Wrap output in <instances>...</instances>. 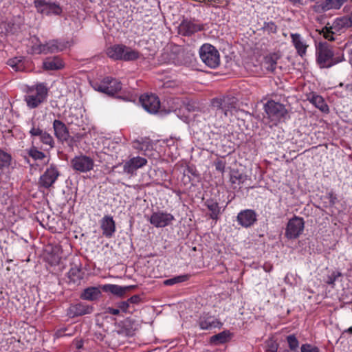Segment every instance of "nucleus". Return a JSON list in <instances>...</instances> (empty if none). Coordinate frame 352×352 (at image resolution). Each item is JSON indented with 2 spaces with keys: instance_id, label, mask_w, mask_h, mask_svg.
<instances>
[{
  "instance_id": "1",
  "label": "nucleus",
  "mask_w": 352,
  "mask_h": 352,
  "mask_svg": "<svg viewBox=\"0 0 352 352\" xmlns=\"http://www.w3.org/2000/svg\"><path fill=\"white\" fill-rule=\"evenodd\" d=\"M316 56L320 68H330L344 60L343 52H335L327 42H320L316 45Z\"/></svg>"
},
{
  "instance_id": "2",
  "label": "nucleus",
  "mask_w": 352,
  "mask_h": 352,
  "mask_svg": "<svg viewBox=\"0 0 352 352\" xmlns=\"http://www.w3.org/2000/svg\"><path fill=\"white\" fill-rule=\"evenodd\" d=\"M24 101L29 109H36L47 100L49 89L45 82L25 85Z\"/></svg>"
},
{
  "instance_id": "3",
  "label": "nucleus",
  "mask_w": 352,
  "mask_h": 352,
  "mask_svg": "<svg viewBox=\"0 0 352 352\" xmlns=\"http://www.w3.org/2000/svg\"><path fill=\"white\" fill-rule=\"evenodd\" d=\"M108 57L115 60L133 61L140 57V53L130 47L116 44L107 49Z\"/></svg>"
},
{
  "instance_id": "4",
  "label": "nucleus",
  "mask_w": 352,
  "mask_h": 352,
  "mask_svg": "<svg viewBox=\"0 0 352 352\" xmlns=\"http://www.w3.org/2000/svg\"><path fill=\"white\" fill-rule=\"evenodd\" d=\"M199 52L201 60L208 67L214 69L219 65L220 55L214 46L205 43L199 48Z\"/></svg>"
},
{
  "instance_id": "5",
  "label": "nucleus",
  "mask_w": 352,
  "mask_h": 352,
  "mask_svg": "<svg viewBox=\"0 0 352 352\" xmlns=\"http://www.w3.org/2000/svg\"><path fill=\"white\" fill-rule=\"evenodd\" d=\"M37 12L46 16H59L63 12L62 7L56 2L47 0H34Z\"/></svg>"
},
{
  "instance_id": "6",
  "label": "nucleus",
  "mask_w": 352,
  "mask_h": 352,
  "mask_svg": "<svg viewBox=\"0 0 352 352\" xmlns=\"http://www.w3.org/2000/svg\"><path fill=\"white\" fill-rule=\"evenodd\" d=\"M264 109L268 118L272 120L280 121L285 118L287 114V110L285 105L274 100L267 101L264 105Z\"/></svg>"
},
{
  "instance_id": "7",
  "label": "nucleus",
  "mask_w": 352,
  "mask_h": 352,
  "mask_svg": "<svg viewBox=\"0 0 352 352\" xmlns=\"http://www.w3.org/2000/svg\"><path fill=\"white\" fill-rule=\"evenodd\" d=\"M68 43L61 40H51L45 44L35 45L33 49L38 54H52L62 52L67 47Z\"/></svg>"
},
{
  "instance_id": "8",
  "label": "nucleus",
  "mask_w": 352,
  "mask_h": 352,
  "mask_svg": "<svg viewBox=\"0 0 352 352\" xmlns=\"http://www.w3.org/2000/svg\"><path fill=\"white\" fill-rule=\"evenodd\" d=\"M212 109H216L223 113L225 116L228 115L232 109L236 107V99L234 97L223 96L222 98H215L211 102Z\"/></svg>"
},
{
  "instance_id": "9",
  "label": "nucleus",
  "mask_w": 352,
  "mask_h": 352,
  "mask_svg": "<svg viewBox=\"0 0 352 352\" xmlns=\"http://www.w3.org/2000/svg\"><path fill=\"white\" fill-rule=\"evenodd\" d=\"M71 166L76 171L87 173L94 169V161L89 156L80 155L71 160Z\"/></svg>"
},
{
  "instance_id": "10",
  "label": "nucleus",
  "mask_w": 352,
  "mask_h": 352,
  "mask_svg": "<svg viewBox=\"0 0 352 352\" xmlns=\"http://www.w3.org/2000/svg\"><path fill=\"white\" fill-rule=\"evenodd\" d=\"M305 227V221L302 217L294 216L287 223L285 236L292 239L298 237L302 232Z\"/></svg>"
},
{
  "instance_id": "11",
  "label": "nucleus",
  "mask_w": 352,
  "mask_h": 352,
  "mask_svg": "<svg viewBox=\"0 0 352 352\" xmlns=\"http://www.w3.org/2000/svg\"><path fill=\"white\" fill-rule=\"evenodd\" d=\"M60 173L57 167L51 164L41 175L38 184L41 187L48 189L54 185Z\"/></svg>"
},
{
  "instance_id": "12",
  "label": "nucleus",
  "mask_w": 352,
  "mask_h": 352,
  "mask_svg": "<svg viewBox=\"0 0 352 352\" xmlns=\"http://www.w3.org/2000/svg\"><path fill=\"white\" fill-rule=\"evenodd\" d=\"M150 223L155 228H164L175 220L173 214L164 211L153 212L148 218Z\"/></svg>"
},
{
  "instance_id": "13",
  "label": "nucleus",
  "mask_w": 352,
  "mask_h": 352,
  "mask_svg": "<svg viewBox=\"0 0 352 352\" xmlns=\"http://www.w3.org/2000/svg\"><path fill=\"white\" fill-rule=\"evenodd\" d=\"M140 102L143 108L150 113H156L160 107L159 98L155 94H146L140 96Z\"/></svg>"
},
{
  "instance_id": "14",
  "label": "nucleus",
  "mask_w": 352,
  "mask_h": 352,
  "mask_svg": "<svg viewBox=\"0 0 352 352\" xmlns=\"http://www.w3.org/2000/svg\"><path fill=\"white\" fill-rule=\"evenodd\" d=\"M122 89L120 81L111 77H106L98 87V91L113 96Z\"/></svg>"
},
{
  "instance_id": "15",
  "label": "nucleus",
  "mask_w": 352,
  "mask_h": 352,
  "mask_svg": "<svg viewBox=\"0 0 352 352\" xmlns=\"http://www.w3.org/2000/svg\"><path fill=\"white\" fill-rule=\"evenodd\" d=\"M30 134L31 137H39L41 142L49 146L50 149L54 147L55 142L53 137L46 131H44L36 126L34 122L32 124V128L30 130Z\"/></svg>"
},
{
  "instance_id": "16",
  "label": "nucleus",
  "mask_w": 352,
  "mask_h": 352,
  "mask_svg": "<svg viewBox=\"0 0 352 352\" xmlns=\"http://www.w3.org/2000/svg\"><path fill=\"white\" fill-rule=\"evenodd\" d=\"M147 164V160L140 156L133 157L127 160L123 165V172L127 175H134L138 169Z\"/></svg>"
},
{
  "instance_id": "17",
  "label": "nucleus",
  "mask_w": 352,
  "mask_h": 352,
  "mask_svg": "<svg viewBox=\"0 0 352 352\" xmlns=\"http://www.w3.org/2000/svg\"><path fill=\"white\" fill-rule=\"evenodd\" d=\"M204 27L201 24L188 19H184L178 27L179 34L182 36H191L192 34L201 31Z\"/></svg>"
},
{
  "instance_id": "18",
  "label": "nucleus",
  "mask_w": 352,
  "mask_h": 352,
  "mask_svg": "<svg viewBox=\"0 0 352 352\" xmlns=\"http://www.w3.org/2000/svg\"><path fill=\"white\" fill-rule=\"evenodd\" d=\"M93 307L85 303H76L71 305L67 309V315L70 318H74L82 315L89 314L92 313Z\"/></svg>"
},
{
  "instance_id": "19",
  "label": "nucleus",
  "mask_w": 352,
  "mask_h": 352,
  "mask_svg": "<svg viewBox=\"0 0 352 352\" xmlns=\"http://www.w3.org/2000/svg\"><path fill=\"white\" fill-rule=\"evenodd\" d=\"M290 36L297 54L301 57L305 56L309 47L306 39L298 33H292Z\"/></svg>"
},
{
  "instance_id": "20",
  "label": "nucleus",
  "mask_w": 352,
  "mask_h": 352,
  "mask_svg": "<svg viewBox=\"0 0 352 352\" xmlns=\"http://www.w3.org/2000/svg\"><path fill=\"white\" fill-rule=\"evenodd\" d=\"M102 234L107 238H111L116 232V223L111 216L105 215L100 220Z\"/></svg>"
},
{
  "instance_id": "21",
  "label": "nucleus",
  "mask_w": 352,
  "mask_h": 352,
  "mask_svg": "<svg viewBox=\"0 0 352 352\" xmlns=\"http://www.w3.org/2000/svg\"><path fill=\"white\" fill-rule=\"evenodd\" d=\"M237 221L241 226L248 228L256 221V214L252 210H245L238 214Z\"/></svg>"
},
{
  "instance_id": "22",
  "label": "nucleus",
  "mask_w": 352,
  "mask_h": 352,
  "mask_svg": "<svg viewBox=\"0 0 352 352\" xmlns=\"http://www.w3.org/2000/svg\"><path fill=\"white\" fill-rule=\"evenodd\" d=\"M54 133L56 138L61 141H66L69 137V133L66 125L59 120L53 122Z\"/></svg>"
},
{
  "instance_id": "23",
  "label": "nucleus",
  "mask_w": 352,
  "mask_h": 352,
  "mask_svg": "<svg viewBox=\"0 0 352 352\" xmlns=\"http://www.w3.org/2000/svg\"><path fill=\"white\" fill-rule=\"evenodd\" d=\"M352 26V15L350 16H341L336 19L330 27L335 32H342Z\"/></svg>"
},
{
  "instance_id": "24",
  "label": "nucleus",
  "mask_w": 352,
  "mask_h": 352,
  "mask_svg": "<svg viewBox=\"0 0 352 352\" xmlns=\"http://www.w3.org/2000/svg\"><path fill=\"white\" fill-rule=\"evenodd\" d=\"M221 322H219L214 316L208 314H204L199 318V325L201 329H211L213 328L220 327Z\"/></svg>"
},
{
  "instance_id": "25",
  "label": "nucleus",
  "mask_w": 352,
  "mask_h": 352,
  "mask_svg": "<svg viewBox=\"0 0 352 352\" xmlns=\"http://www.w3.org/2000/svg\"><path fill=\"white\" fill-rule=\"evenodd\" d=\"M43 68L45 70H59L64 67V63L59 57L54 56L46 58L43 63Z\"/></svg>"
},
{
  "instance_id": "26",
  "label": "nucleus",
  "mask_w": 352,
  "mask_h": 352,
  "mask_svg": "<svg viewBox=\"0 0 352 352\" xmlns=\"http://www.w3.org/2000/svg\"><path fill=\"white\" fill-rule=\"evenodd\" d=\"M134 286L122 287L118 285L106 284L102 285V289L105 292H110L118 296H122L127 291Z\"/></svg>"
},
{
  "instance_id": "27",
  "label": "nucleus",
  "mask_w": 352,
  "mask_h": 352,
  "mask_svg": "<svg viewBox=\"0 0 352 352\" xmlns=\"http://www.w3.org/2000/svg\"><path fill=\"white\" fill-rule=\"evenodd\" d=\"M101 296V292L99 288L96 287H90L83 290L80 295V298L87 300H96Z\"/></svg>"
},
{
  "instance_id": "28",
  "label": "nucleus",
  "mask_w": 352,
  "mask_h": 352,
  "mask_svg": "<svg viewBox=\"0 0 352 352\" xmlns=\"http://www.w3.org/2000/svg\"><path fill=\"white\" fill-rule=\"evenodd\" d=\"M307 99L312 104L319 109L321 111L325 113L329 111V107L321 96L312 94Z\"/></svg>"
},
{
  "instance_id": "29",
  "label": "nucleus",
  "mask_w": 352,
  "mask_h": 352,
  "mask_svg": "<svg viewBox=\"0 0 352 352\" xmlns=\"http://www.w3.org/2000/svg\"><path fill=\"white\" fill-rule=\"evenodd\" d=\"M278 59V56L276 54H270L268 56H266L265 57V59L263 61L264 67L267 71H269L272 73L274 72V71L276 68Z\"/></svg>"
},
{
  "instance_id": "30",
  "label": "nucleus",
  "mask_w": 352,
  "mask_h": 352,
  "mask_svg": "<svg viewBox=\"0 0 352 352\" xmlns=\"http://www.w3.org/2000/svg\"><path fill=\"white\" fill-rule=\"evenodd\" d=\"M205 205L210 211V218L214 220H217L220 214V207L218 203L212 199H207L205 201Z\"/></svg>"
},
{
  "instance_id": "31",
  "label": "nucleus",
  "mask_w": 352,
  "mask_h": 352,
  "mask_svg": "<svg viewBox=\"0 0 352 352\" xmlns=\"http://www.w3.org/2000/svg\"><path fill=\"white\" fill-rule=\"evenodd\" d=\"M229 331H224L210 337V342L215 345L224 344L230 340Z\"/></svg>"
},
{
  "instance_id": "32",
  "label": "nucleus",
  "mask_w": 352,
  "mask_h": 352,
  "mask_svg": "<svg viewBox=\"0 0 352 352\" xmlns=\"http://www.w3.org/2000/svg\"><path fill=\"white\" fill-rule=\"evenodd\" d=\"M190 278L188 274H182L174 276L173 278L166 279L164 281V285L167 286H171L173 285L179 284L187 281Z\"/></svg>"
},
{
  "instance_id": "33",
  "label": "nucleus",
  "mask_w": 352,
  "mask_h": 352,
  "mask_svg": "<svg viewBox=\"0 0 352 352\" xmlns=\"http://www.w3.org/2000/svg\"><path fill=\"white\" fill-rule=\"evenodd\" d=\"M26 151L28 155L34 160H42L46 157L43 152L39 151L38 148L34 145L27 149Z\"/></svg>"
},
{
  "instance_id": "34",
  "label": "nucleus",
  "mask_w": 352,
  "mask_h": 352,
  "mask_svg": "<svg viewBox=\"0 0 352 352\" xmlns=\"http://www.w3.org/2000/svg\"><path fill=\"white\" fill-rule=\"evenodd\" d=\"M312 10L317 13H323L329 10L327 0H318L312 6Z\"/></svg>"
},
{
  "instance_id": "35",
  "label": "nucleus",
  "mask_w": 352,
  "mask_h": 352,
  "mask_svg": "<svg viewBox=\"0 0 352 352\" xmlns=\"http://www.w3.org/2000/svg\"><path fill=\"white\" fill-rule=\"evenodd\" d=\"M11 160L12 157L9 153L0 150V170H4L8 168L10 165Z\"/></svg>"
},
{
  "instance_id": "36",
  "label": "nucleus",
  "mask_w": 352,
  "mask_h": 352,
  "mask_svg": "<svg viewBox=\"0 0 352 352\" xmlns=\"http://www.w3.org/2000/svg\"><path fill=\"white\" fill-rule=\"evenodd\" d=\"M75 329L72 328L71 326L60 327L58 329L56 333L55 336L56 338L63 337V336H72L75 333Z\"/></svg>"
},
{
  "instance_id": "37",
  "label": "nucleus",
  "mask_w": 352,
  "mask_h": 352,
  "mask_svg": "<svg viewBox=\"0 0 352 352\" xmlns=\"http://www.w3.org/2000/svg\"><path fill=\"white\" fill-rule=\"evenodd\" d=\"M289 349L293 352H297L299 347V342L295 335H289L286 338Z\"/></svg>"
},
{
  "instance_id": "38",
  "label": "nucleus",
  "mask_w": 352,
  "mask_h": 352,
  "mask_svg": "<svg viewBox=\"0 0 352 352\" xmlns=\"http://www.w3.org/2000/svg\"><path fill=\"white\" fill-rule=\"evenodd\" d=\"M277 25L273 21L264 22L261 30L267 34H276L277 32Z\"/></svg>"
},
{
  "instance_id": "39",
  "label": "nucleus",
  "mask_w": 352,
  "mask_h": 352,
  "mask_svg": "<svg viewBox=\"0 0 352 352\" xmlns=\"http://www.w3.org/2000/svg\"><path fill=\"white\" fill-rule=\"evenodd\" d=\"M69 278L73 281L76 282L82 278L80 270L77 267H72L68 272Z\"/></svg>"
},
{
  "instance_id": "40",
  "label": "nucleus",
  "mask_w": 352,
  "mask_h": 352,
  "mask_svg": "<svg viewBox=\"0 0 352 352\" xmlns=\"http://www.w3.org/2000/svg\"><path fill=\"white\" fill-rule=\"evenodd\" d=\"M246 179V175L239 173L238 172L232 174L230 177L231 182L232 184H237L238 185L244 183Z\"/></svg>"
},
{
  "instance_id": "41",
  "label": "nucleus",
  "mask_w": 352,
  "mask_h": 352,
  "mask_svg": "<svg viewBox=\"0 0 352 352\" xmlns=\"http://www.w3.org/2000/svg\"><path fill=\"white\" fill-rule=\"evenodd\" d=\"M348 0H327L329 10H338Z\"/></svg>"
},
{
  "instance_id": "42",
  "label": "nucleus",
  "mask_w": 352,
  "mask_h": 352,
  "mask_svg": "<svg viewBox=\"0 0 352 352\" xmlns=\"http://www.w3.org/2000/svg\"><path fill=\"white\" fill-rule=\"evenodd\" d=\"M300 352H320V349L313 344L305 343L300 346Z\"/></svg>"
},
{
  "instance_id": "43",
  "label": "nucleus",
  "mask_w": 352,
  "mask_h": 352,
  "mask_svg": "<svg viewBox=\"0 0 352 352\" xmlns=\"http://www.w3.org/2000/svg\"><path fill=\"white\" fill-rule=\"evenodd\" d=\"M341 274L340 272H333L332 274L327 276L326 280V283L328 285H333L337 278L340 276Z\"/></svg>"
},
{
  "instance_id": "44",
  "label": "nucleus",
  "mask_w": 352,
  "mask_h": 352,
  "mask_svg": "<svg viewBox=\"0 0 352 352\" xmlns=\"http://www.w3.org/2000/svg\"><path fill=\"white\" fill-rule=\"evenodd\" d=\"M324 32V37L329 40V41H333L334 40V37H333V34L335 33H338L337 32H335V30H331L329 28V30L328 29V28L326 27V31H323Z\"/></svg>"
},
{
  "instance_id": "45",
  "label": "nucleus",
  "mask_w": 352,
  "mask_h": 352,
  "mask_svg": "<svg viewBox=\"0 0 352 352\" xmlns=\"http://www.w3.org/2000/svg\"><path fill=\"white\" fill-rule=\"evenodd\" d=\"M60 256L59 255L53 254L47 258L48 261L52 265H58L60 261Z\"/></svg>"
},
{
  "instance_id": "46",
  "label": "nucleus",
  "mask_w": 352,
  "mask_h": 352,
  "mask_svg": "<svg viewBox=\"0 0 352 352\" xmlns=\"http://www.w3.org/2000/svg\"><path fill=\"white\" fill-rule=\"evenodd\" d=\"M118 307L120 309V311H122L124 313L129 312V301H122L118 303Z\"/></svg>"
},
{
  "instance_id": "47",
  "label": "nucleus",
  "mask_w": 352,
  "mask_h": 352,
  "mask_svg": "<svg viewBox=\"0 0 352 352\" xmlns=\"http://www.w3.org/2000/svg\"><path fill=\"white\" fill-rule=\"evenodd\" d=\"M214 166L217 170L223 173L225 170L226 164L222 160H217L214 162Z\"/></svg>"
},
{
  "instance_id": "48",
  "label": "nucleus",
  "mask_w": 352,
  "mask_h": 352,
  "mask_svg": "<svg viewBox=\"0 0 352 352\" xmlns=\"http://www.w3.org/2000/svg\"><path fill=\"white\" fill-rule=\"evenodd\" d=\"M127 301L129 304H138L140 301V297L138 295H134L129 298Z\"/></svg>"
},
{
  "instance_id": "49",
  "label": "nucleus",
  "mask_w": 352,
  "mask_h": 352,
  "mask_svg": "<svg viewBox=\"0 0 352 352\" xmlns=\"http://www.w3.org/2000/svg\"><path fill=\"white\" fill-rule=\"evenodd\" d=\"M106 312L107 314H112V315H118L120 314V309H119V308L115 309V308H112V307H108V308H107Z\"/></svg>"
},
{
  "instance_id": "50",
  "label": "nucleus",
  "mask_w": 352,
  "mask_h": 352,
  "mask_svg": "<svg viewBox=\"0 0 352 352\" xmlns=\"http://www.w3.org/2000/svg\"><path fill=\"white\" fill-rule=\"evenodd\" d=\"M74 345L77 349H80L83 346V341L82 340H74L73 342Z\"/></svg>"
},
{
  "instance_id": "51",
  "label": "nucleus",
  "mask_w": 352,
  "mask_h": 352,
  "mask_svg": "<svg viewBox=\"0 0 352 352\" xmlns=\"http://www.w3.org/2000/svg\"><path fill=\"white\" fill-rule=\"evenodd\" d=\"M278 346L276 344H272L269 346V351L270 352H277Z\"/></svg>"
},
{
  "instance_id": "52",
  "label": "nucleus",
  "mask_w": 352,
  "mask_h": 352,
  "mask_svg": "<svg viewBox=\"0 0 352 352\" xmlns=\"http://www.w3.org/2000/svg\"><path fill=\"white\" fill-rule=\"evenodd\" d=\"M289 1H291L294 5H297V4L302 5L301 0H289Z\"/></svg>"
},
{
  "instance_id": "53",
  "label": "nucleus",
  "mask_w": 352,
  "mask_h": 352,
  "mask_svg": "<svg viewBox=\"0 0 352 352\" xmlns=\"http://www.w3.org/2000/svg\"><path fill=\"white\" fill-rule=\"evenodd\" d=\"M346 90H348L349 91H351L352 92V82L350 83V84H347L346 86Z\"/></svg>"
},
{
  "instance_id": "54",
  "label": "nucleus",
  "mask_w": 352,
  "mask_h": 352,
  "mask_svg": "<svg viewBox=\"0 0 352 352\" xmlns=\"http://www.w3.org/2000/svg\"><path fill=\"white\" fill-rule=\"evenodd\" d=\"M344 333L352 334V326L348 328L347 329L344 330Z\"/></svg>"
},
{
  "instance_id": "55",
  "label": "nucleus",
  "mask_w": 352,
  "mask_h": 352,
  "mask_svg": "<svg viewBox=\"0 0 352 352\" xmlns=\"http://www.w3.org/2000/svg\"><path fill=\"white\" fill-rule=\"evenodd\" d=\"M14 63V60H10V66H14V65L12 64Z\"/></svg>"
}]
</instances>
